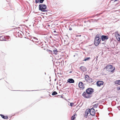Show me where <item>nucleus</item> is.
Wrapping results in <instances>:
<instances>
[{
  "label": "nucleus",
  "mask_w": 120,
  "mask_h": 120,
  "mask_svg": "<svg viewBox=\"0 0 120 120\" xmlns=\"http://www.w3.org/2000/svg\"><path fill=\"white\" fill-rule=\"evenodd\" d=\"M86 92H84L83 93L82 95L84 98H90L91 97L89 95L91 94L94 92V89L92 88H87L86 90Z\"/></svg>",
  "instance_id": "f257e3e1"
},
{
  "label": "nucleus",
  "mask_w": 120,
  "mask_h": 120,
  "mask_svg": "<svg viewBox=\"0 0 120 120\" xmlns=\"http://www.w3.org/2000/svg\"><path fill=\"white\" fill-rule=\"evenodd\" d=\"M39 10L43 12H47L49 10L47 9V6L45 4H41L39 5Z\"/></svg>",
  "instance_id": "f03ea898"
},
{
  "label": "nucleus",
  "mask_w": 120,
  "mask_h": 120,
  "mask_svg": "<svg viewBox=\"0 0 120 120\" xmlns=\"http://www.w3.org/2000/svg\"><path fill=\"white\" fill-rule=\"evenodd\" d=\"M105 68L107 71H110L112 73H113L114 71L115 70V68L114 67V68L113 69L112 66L111 65H108L105 67Z\"/></svg>",
  "instance_id": "7ed1b4c3"
},
{
  "label": "nucleus",
  "mask_w": 120,
  "mask_h": 120,
  "mask_svg": "<svg viewBox=\"0 0 120 120\" xmlns=\"http://www.w3.org/2000/svg\"><path fill=\"white\" fill-rule=\"evenodd\" d=\"M101 39L99 38H95L94 41V43L95 45L96 46H97L98 45L100 42Z\"/></svg>",
  "instance_id": "20e7f679"
},
{
  "label": "nucleus",
  "mask_w": 120,
  "mask_h": 120,
  "mask_svg": "<svg viewBox=\"0 0 120 120\" xmlns=\"http://www.w3.org/2000/svg\"><path fill=\"white\" fill-rule=\"evenodd\" d=\"M90 114L92 116H94L95 114V111L94 109L92 108L91 109H90Z\"/></svg>",
  "instance_id": "39448f33"
},
{
  "label": "nucleus",
  "mask_w": 120,
  "mask_h": 120,
  "mask_svg": "<svg viewBox=\"0 0 120 120\" xmlns=\"http://www.w3.org/2000/svg\"><path fill=\"white\" fill-rule=\"evenodd\" d=\"M90 109H86L85 114V116L86 118L87 117L88 114L89 113H90Z\"/></svg>",
  "instance_id": "423d86ee"
},
{
  "label": "nucleus",
  "mask_w": 120,
  "mask_h": 120,
  "mask_svg": "<svg viewBox=\"0 0 120 120\" xmlns=\"http://www.w3.org/2000/svg\"><path fill=\"white\" fill-rule=\"evenodd\" d=\"M79 87L81 88L82 90L84 89L85 87L83 86V82H80L79 83Z\"/></svg>",
  "instance_id": "0eeeda50"
},
{
  "label": "nucleus",
  "mask_w": 120,
  "mask_h": 120,
  "mask_svg": "<svg viewBox=\"0 0 120 120\" xmlns=\"http://www.w3.org/2000/svg\"><path fill=\"white\" fill-rule=\"evenodd\" d=\"M101 39L102 41H104L105 40H106L108 38L107 36L105 35H102L101 37Z\"/></svg>",
  "instance_id": "6e6552de"
},
{
  "label": "nucleus",
  "mask_w": 120,
  "mask_h": 120,
  "mask_svg": "<svg viewBox=\"0 0 120 120\" xmlns=\"http://www.w3.org/2000/svg\"><path fill=\"white\" fill-rule=\"evenodd\" d=\"M104 82L102 81H98L97 82L96 84L97 86H100L102 85H103Z\"/></svg>",
  "instance_id": "1a4fd4ad"
},
{
  "label": "nucleus",
  "mask_w": 120,
  "mask_h": 120,
  "mask_svg": "<svg viewBox=\"0 0 120 120\" xmlns=\"http://www.w3.org/2000/svg\"><path fill=\"white\" fill-rule=\"evenodd\" d=\"M68 82L70 83H74L75 81L72 79H69L67 81Z\"/></svg>",
  "instance_id": "9d476101"
},
{
  "label": "nucleus",
  "mask_w": 120,
  "mask_h": 120,
  "mask_svg": "<svg viewBox=\"0 0 120 120\" xmlns=\"http://www.w3.org/2000/svg\"><path fill=\"white\" fill-rule=\"evenodd\" d=\"M90 78V77H89V76L88 75H85V79L86 81V82L88 81V79H89Z\"/></svg>",
  "instance_id": "9b49d317"
},
{
  "label": "nucleus",
  "mask_w": 120,
  "mask_h": 120,
  "mask_svg": "<svg viewBox=\"0 0 120 120\" xmlns=\"http://www.w3.org/2000/svg\"><path fill=\"white\" fill-rule=\"evenodd\" d=\"M0 115L1 117L4 119H7L8 118V117L7 116H5L2 114H0Z\"/></svg>",
  "instance_id": "f8f14e48"
},
{
  "label": "nucleus",
  "mask_w": 120,
  "mask_h": 120,
  "mask_svg": "<svg viewBox=\"0 0 120 120\" xmlns=\"http://www.w3.org/2000/svg\"><path fill=\"white\" fill-rule=\"evenodd\" d=\"M93 79L90 77L89 79H88V81L87 82L90 83L93 82Z\"/></svg>",
  "instance_id": "ddd939ff"
},
{
  "label": "nucleus",
  "mask_w": 120,
  "mask_h": 120,
  "mask_svg": "<svg viewBox=\"0 0 120 120\" xmlns=\"http://www.w3.org/2000/svg\"><path fill=\"white\" fill-rule=\"evenodd\" d=\"M4 36H0V41H3L5 40L4 39Z\"/></svg>",
  "instance_id": "4468645a"
},
{
  "label": "nucleus",
  "mask_w": 120,
  "mask_h": 120,
  "mask_svg": "<svg viewBox=\"0 0 120 120\" xmlns=\"http://www.w3.org/2000/svg\"><path fill=\"white\" fill-rule=\"evenodd\" d=\"M80 70L82 71H84L86 68L84 67L81 66L80 67Z\"/></svg>",
  "instance_id": "2eb2a0df"
},
{
  "label": "nucleus",
  "mask_w": 120,
  "mask_h": 120,
  "mask_svg": "<svg viewBox=\"0 0 120 120\" xmlns=\"http://www.w3.org/2000/svg\"><path fill=\"white\" fill-rule=\"evenodd\" d=\"M115 83L116 84L120 85V80H118L115 81Z\"/></svg>",
  "instance_id": "dca6fc26"
},
{
  "label": "nucleus",
  "mask_w": 120,
  "mask_h": 120,
  "mask_svg": "<svg viewBox=\"0 0 120 120\" xmlns=\"http://www.w3.org/2000/svg\"><path fill=\"white\" fill-rule=\"evenodd\" d=\"M53 53L55 54V55L57 54V52H58V51L57 49H55V50H53Z\"/></svg>",
  "instance_id": "f3484780"
},
{
  "label": "nucleus",
  "mask_w": 120,
  "mask_h": 120,
  "mask_svg": "<svg viewBox=\"0 0 120 120\" xmlns=\"http://www.w3.org/2000/svg\"><path fill=\"white\" fill-rule=\"evenodd\" d=\"M100 34H98L96 35L95 38H99V39H101L100 38Z\"/></svg>",
  "instance_id": "a211bd4d"
},
{
  "label": "nucleus",
  "mask_w": 120,
  "mask_h": 120,
  "mask_svg": "<svg viewBox=\"0 0 120 120\" xmlns=\"http://www.w3.org/2000/svg\"><path fill=\"white\" fill-rule=\"evenodd\" d=\"M57 94V93L56 91H54L52 93V95H54Z\"/></svg>",
  "instance_id": "6ab92c4d"
},
{
  "label": "nucleus",
  "mask_w": 120,
  "mask_h": 120,
  "mask_svg": "<svg viewBox=\"0 0 120 120\" xmlns=\"http://www.w3.org/2000/svg\"><path fill=\"white\" fill-rule=\"evenodd\" d=\"M47 51L49 52L50 53H52V50H50L49 49H46Z\"/></svg>",
  "instance_id": "aec40b11"
},
{
  "label": "nucleus",
  "mask_w": 120,
  "mask_h": 120,
  "mask_svg": "<svg viewBox=\"0 0 120 120\" xmlns=\"http://www.w3.org/2000/svg\"><path fill=\"white\" fill-rule=\"evenodd\" d=\"M90 59V57H88L85 58L84 60H83V61H86V60H89Z\"/></svg>",
  "instance_id": "412c9836"
},
{
  "label": "nucleus",
  "mask_w": 120,
  "mask_h": 120,
  "mask_svg": "<svg viewBox=\"0 0 120 120\" xmlns=\"http://www.w3.org/2000/svg\"><path fill=\"white\" fill-rule=\"evenodd\" d=\"M34 39L35 40V41L36 42H37L38 43V39L36 37H34Z\"/></svg>",
  "instance_id": "4be33fe9"
},
{
  "label": "nucleus",
  "mask_w": 120,
  "mask_h": 120,
  "mask_svg": "<svg viewBox=\"0 0 120 120\" xmlns=\"http://www.w3.org/2000/svg\"><path fill=\"white\" fill-rule=\"evenodd\" d=\"M117 36H118V41H120V35L119 34H118Z\"/></svg>",
  "instance_id": "5701e85b"
},
{
  "label": "nucleus",
  "mask_w": 120,
  "mask_h": 120,
  "mask_svg": "<svg viewBox=\"0 0 120 120\" xmlns=\"http://www.w3.org/2000/svg\"><path fill=\"white\" fill-rule=\"evenodd\" d=\"M75 115L72 116L71 118V120H74V119L75 118Z\"/></svg>",
  "instance_id": "b1692460"
},
{
  "label": "nucleus",
  "mask_w": 120,
  "mask_h": 120,
  "mask_svg": "<svg viewBox=\"0 0 120 120\" xmlns=\"http://www.w3.org/2000/svg\"><path fill=\"white\" fill-rule=\"evenodd\" d=\"M98 103L94 105H93V107L96 108L98 107Z\"/></svg>",
  "instance_id": "393cba45"
},
{
  "label": "nucleus",
  "mask_w": 120,
  "mask_h": 120,
  "mask_svg": "<svg viewBox=\"0 0 120 120\" xmlns=\"http://www.w3.org/2000/svg\"><path fill=\"white\" fill-rule=\"evenodd\" d=\"M18 34L19 37H20V38H21L22 37V35L21 34L19 33V32H18Z\"/></svg>",
  "instance_id": "a878e982"
},
{
  "label": "nucleus",
  "mask_w": 120,
  "mask_h": 120,
  "mask_svg": "<svg viewBox=\"0 0 120 120\" xmlns=\"http://www.w3.org/2000/svg\"><path fill=\"white\" fill-rule=\"evenodd\" d=\"M45 0H39L40 3H42Z\"/></svg>",
  "instance_id": "bb28decb"
},
{
  "label": "nucleus",
  "mask_w": 120,
  "mask_h": 120,
  "mask_svg": "<svg viewBox=\"0 0 120 120\" xmlns=\"http://www.w3.org/2000/svg\"><path fill=\"white\" fill-rule=\"evenodd\" d=\"M35 2L36 3H38L39 2L40 3L39 0H35Z\"/></svg>",
  "instance_id": "cd10ccee"
},
{
  "label": "nucleus",
  "mask_w": 120,
  "mask_h": 120,
  "mask_svg": "<svg viewBox=\"0 0 120 120\" xmlns=\"http://www.w3.org/2000/svg\"><path fill=\"white\" fill-rule=\"evenodd\" d=\"M74 103H70V106H72L74 105Z\"/></svg>",
  "instance_id": "c85d7f7f"
},
{
  "label": "nucleus",
  "mask_w": 120,
  "mask_h": 120,
  "mask_svg": "<svg viewBox=\"0 0 120 120\" xmlns=\"http://www.w3.org/2000/svg\"><path fill=\"white\" fill-rule=\"evenodd\" d=\"M111 109H112L110 108H108V110H109V111H111Z\"/></svg>",
  "instance_id": "c756f323"
},
{
  "label": "nucleus",
  "mask_w": 120,
  "mask_h": 120,
  "mask_svg": "<svg viewBox=\"0 0 120 120\" xmlns=\"http://www.w3.org/2000/svg\"><path fill=\"white\" fill-rule=\"evenodd\" d=\"M99 107L100 108V109H102L103 108V107L102 106H99Z\"/></svg>",
  "instance_id": "7c9ffc66"
},
{
  "label": "nucleus",
  "mask_w": 120,
  "mask_h": 120,
  "mask_svg": "<svg viewBox=\"0 0 120 120\" xmlns=\"http://www.w3.org/2000/svg\"><path fill=\"white\" fill-rule=\"evenodd\" d=\"M69 30H72V29L71 28L69 27Z\"/></svg>",
  "instance_id": "2f4dec72"
},
{
  "label": "nucleus",
  "mask_w": 120,
  "mask_h": 120,
  "mask_svg": "<svg viewBox=\"0 0 120 120\" xmlns=\"http://www.w3.org/2000/svg\"><path fill=\"white\" fill-rule=\"evenodd\" d=\"M117 108H118V109H119V110H120V106H118L117 107Z\"/></svg>",
  "instance_id": "473e14b6"
},
{
  "label": "nucleus",
  "mask_w": 120,
  "mask_h": 120,
  "mask_svg": "<svg viewBox=\"0 0 120 120\" xmlns=\"http://www.w3.org/2000/svg\"><path fill=\"white\" fill-rule=\"evenodd\" d=\"M102 13H99V14H97L95 16H97V15H100Z\"/></svg>",
  "instance_id": "72a5a7b5"
},
{
  "label": "nucleus",
  "mask_w": 120,
  "mask_h": 120,
  "mask_svg": "<svg viewBox=\"0 0 120 120\" xmlns=\"http://www.w3.org/2000/svg\"><path fill=\"white\" fill-rule=\"evenodd\" d=\"M115 34H116V35H117V34H118V32H115Z\"/></svg>",
  "instance_id": "f704fd0d"
},
{
  "label": "nucleus",
  "mask_w": 120,
  "mask_h": 120,
  "mask_svg": "<svg viewBox=\"0 0 120 120\" xmlns=\"http://www.w3.org/2000/svg\"><path fill=\"white\" fill-rule=\"evenodd\" d=\"M76 36H78V37H81V35H77Z\"/></svg>",
  "instance_id": "c9c22d12"
},
{
  "label": "nucleus",
  "mask_w": 120,
  "mask_h": 120,
  "mask_svg": "<svg viewBox=\"0 0 120 120\" xmlns=\"http://www.w3.org/2000/svg\"><path fill=\"white\" fill-rule=\"evenodd\" d=\"M59 85L60 86H61V82H60L59 83Z\"/></svg>",
  "instance_id": "e433bc0d"
},
{
  "label": "nucleus",
  "mask_w": 120,
  "mask_h": 120,
  "mask_svg": "<svg viewBox=\"0 0 120 120\" xmlns=\"http://www.w3.org/2000/svg\"><path fill=\"white\" fill-rule=\"evenodd\" d=\"M100 44H105V43L104 42H102V43H101V42H100Z\"/></svg>",
  "instance_id": "4c0bfd02"
},
{
  "label": "nucleus",
  "mask_w": 120,
  "mask_h": 120,
  "mask_svg": "<svg viewBox=\"0 0 120 120\" xmlns=\"http://www.w3.org/2000/svg\"><path fill=\"white\" fill-rule=\"evenodd\" d=\"M98 58V56H96V57H95V58L96 59V60H97V58Z\"/></svg>",
  "instance_id": "58836bf2"
},
{
  "label": "nucleus",
  "mask_w": 120,
  "mask_h": 120,
  "mask_svg": "<svg viewBox=\"0 0 120 120\" xmlns=\"http://www.w3.org/2000/svg\"><path fill=\"white\" fill-rule=\"evenodd\" d=\"M118 89L119 90H120V86L118 87Z\"/></svg>",
  "instance_id": "ea45409f"
},
{
  "label": "nucleus",
  "mask_w": 120,
  "mask_h": 120,
  "mask_svg": "<svg viewBox=\"0 0 120 120\" xmlns=\"http://www.w3.org/2000/svg\"><path fill=\"white\" fill-rule=\"evenodd\" d=\"M63 98V97L62 96H61L60 97V98Z\"/></svg>",
  "instance_id": "a19ab883"
},
{
  "label": "nucleus",
  "mask_w": 120,
  "mask_h": 120,
  "mask_svg": "<svg viewBox=\"0 0 120 120\" xmlns=\"http://www.w3.org/2000/svg\"><path fill=\"white\" fill-rule=\"evenodd\" d=\"M53 32H54V33H55V32H56V30H54V31H53Z\"/></svg>",
  "instance_id": "79ce46f5"
},
{
  "label": "nucleus",
  "mask_w": 120,
  "mask_h": 120,
  "mask_svg": "<svg viewBox=\"0 0 120 120\" xmlns=\"http://www.w3.org/2000/svg\"><path fill=\"white\" fill-rule=\"evenodd\" d=\"M72 71H70L69 72V73H72Z\"/></svg>",
  "instance_id": "37998d69"
},
{
  "label": "nucleus",
  "mask_w": 120,
  "mask_h": 120,
  "mask_svg": "<svg viewBox=\"0 0 120 120\" xmlns=\"http://www.w3.org/2000/svg\"><path fill=\"white\" fill-rule=\"evenodd\" d=\"M118 0H115L114 1H117Z\"/></svg>",
  "instance_id": "c03bdc74"
},
{
  "label": "nucleus",
  "mask_w": 120,
  "mask_h": 120,
  "mask_svg": "<svg viewBox=\"0 0 120 120\" xmlns=\"http://www.w3.org/2000/svg\"><path fill=\"white\" fill-rule=\"evenodd\" d=\"M52 37L51 36H50L49 37V38H52Z\"/></svg>",
  "instance_id": "a18cd8bd"
},
{
  "label": "nucleus",
  "mask_w": 120,
  "mask_h": 120,
  "mask_svg": "<svg viewBox=\"0 0 120 120\" xmlns=\"http://www.w3.org/2000/svg\"><path fill=\"white\" fill-rule=\"evenodd\" d=\"M56 79H55V81H56Z\"/></svg>",
  "instance_id": "49530a36"
},
{
  "label": "nucleus",
  "mask_w": 120,
  "mask_h": 120,
  "mask_svg": "<svg viewBox=\"0 0 120 120\" xmlns=\"http://www.w3.org/2000/svg\"><path fill=\"white\" fill-rule=\"evenodd\" d=\"M86 22V21H84V22H85H85Z\"/></svg>",
  "instance_id": "de8ad7c7"
},
{
  "label": "nucleus",
  "mask_w": 120,
  "mask_h": 120,
  "mask_svg": "<svg viewBox=\"0 0 120 120\" xmlns=\"http://www.w3.org/2000/svg\"><path fill=\"white\" fill-rule=\"evenodd\" d=\"M45 75H46V73H45Z\"/></svg>",
  "instance_id": "09e8293b"
},
{
  "label": "nucleus",
  "mask_w": 120,
  "mask_h": 120,
  "mask_svg": "<svg viewBox=\"0 0 120 120\" xmlns=\"http://www.w3.org/2000/svg\"><path fill=\"white\" fill-rule=\"evenodd\" d=\"M35 91V90H32V91Z\"/></svg>",
  "instance_id": "8fccbe9b"
},
{
  "label": "nucleus",
  "mask_w": 120,
  "mask_h": 120,
  "mask_svg": "<svg viewBox=\"0 0 120 120\" xmlns=\"http://www.w3.org/2000/svg\"><path fill=\"white\" fill-rule=\"evenodd\" d=\"M49 96H51V95L50 94H49Z\"/></svg>",
  "instance_id": "3c124183"
},
{
  "label": "nucleus",
  "mask_w": 120,
  "mask_h": 120,
  "mask_svg": "<svg viewBox=\"0 0 120 120\" xmlns=\"http://www.w3.org/2000/svg\"><path fill=\"white\" fill-rule=\"evenodd\" d=\"M25 38H26V37H25Z\"/></svg>",
  "instance_id": "603ef678"
},
{
  "label": "nucleus",
  "mask_w": 120,
  "mask_h": 120,
  "mask_svg": "<svg viewBox=\"0 0 120 120\" xmlns=\"http://www.w3.org/2000/svg\"><path fill=\"white\" fill-rule=\"evenodd\" d=\"M48 93H50V92H48Z\"/></svg>",
  "instance_id": "864d4df0"
},
{
  "label": "nucleus",
  "mask_w": 120,
  "mask_h": 120,
  "mask_svg": "<svg viewBox=\"0 0 120 120\" xmlns=\"http://www.w3.org/2000/svg\"><path fill=\"white\" fill-rule=\"evenodd\" d=\"M48 93H50V92H48Z\"/></svg>",
  "instance_id": "5fc2aeb1"
},
{
  "label": "nucleus",
  "mask_w": 120,
  "mask_h": 120,
  "mask_svg": "<svg viewBox=\"0 0 120 120\" xmlns=\"http://www.w3.org/2000/svg\"><path fill=\"white\" fill-rule=\"evenodd\" d=\"M48 93H50V92H48Z\"/></svg>",
  "instance_id": "6e6d98bb"
},
{
  "label": "nucleus",
  "mask_w": 120,
  "mask_h": 120,
  "mask_svg": "<svg viewBox=\"0 0 120 120\" xmlns=\"http://www.w3.org/2000/svg\"><path fill=\"white\" fill-rule=\"evenodd\" d=\"M75 56V55H74V56Z\"/></svg>",
  "instance_id": "4d7b16f0"
},
{
  "label": "nucleus",
  "mask_w": 120,
  "mask_h": 120,
  "mask_svg": "<svg viewBox=\"0 0 120 120\" xmlns=\"http://www.w3.org/2000/svg\"><path fill=\"white\" fill-rule=\"evenodd\" d=\"M85 81H83V82H85Z\"/></svg>",
  "instance_id": "13d9d810"
}]
</instances>
